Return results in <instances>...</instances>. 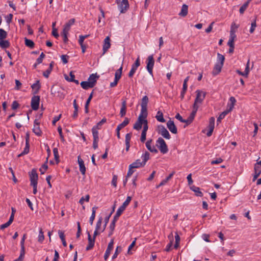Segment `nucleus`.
Listing matches in <instances>:
<instances>
[{
	"label": "nucleus",
	"mask_w": 261,
	"mask_h": 261,
	"mask_svg": "<svg viewBox=\"0 0 261 261\" xmlns=\"http://www.w3.org/2000/svg\"><path fill=\"white\" fill-rule=\"evenodd\" d=\"M196 97L195 99L194 103L193 105V110L191 113L190 116L187 119H184L180 116V122L186 123V125L184 126V127H185L186 125L190 124L192 122L199 108L198 105L202 103L206 95V92L199 90H197L196 91Z\"/></svg>",
	"instance_id": "f257e3e1"
},
{
	"label": "nucleus",
	"mask_w": 261,
	"mask_h": 261,
	"mask_svg": "<svg viewBox=\"0 0 261 261\" xmlns=\"http://www.w3.org/2000/svg\"><path fill=\"white\" fill-rule=\"evenodd\" d=\"M116 3L121 13H125L129 8L128 0H116Z\"/></svg>",
	"instance_id": "f03ea898"
},
{
	"label": "nucleus",
	"mask_w": 261,
	"mask_h": 261,
	"mask_svg": "<svg viewBox=\"0 0 261 261\" xmlns=\"http://www.w3.org/2000/svg\"><path fill=\"white\" fill-rule=\"evenodd\" d=\"M156 145L161 153L165 154L168 152V149L167 145L162 138L160 137L158 138L156 142Z\"/></svg>",
	"instance_id": "7ed1b4c3"
},
{
	"label": "nucleus",
	"mask_w": 261,
	"mask_h": 261,
	"mask_svg": "<svg viewBox=\"0 0 261 261\" xmlns=\"http://www.w3.org/2000/svg\"><path fill=\"white\" fill-rule=\"evenodd\" d=\"M146 68L150 74H153V68L154 64V60L153 55L149 56L147 59Z\"/></svg>",
	"instance_id": "20e7f679"
},
{
	"label": "nucleus",
	"mask_w": 261,
	"mask_h": 261,
	"mask_svg": "<svg viewBox=\"0 0 261 261\" xmlns=\"http://www.w3.org/2000/svg\"><path fill=\"white\" fill-rule=\"evenodd\" d=\"M40 100V96L38 95H34L32 97L31 106L33 110L36 111L39 109Z\"/></svg>",
	"instance_id": "39448f33"
},
{
	"label": "nucleus",
	"mask_w": 261,
	"mask_h": 261,
	"mask_svg": "<svg viewBox=\"0 0 261 261\" xmlns=\"http://www.w3.org/2000/svg\"><path fill=\"white\" fill-rule=\"evenodd\" d=\"M31 185L38 184V175L36 169H33L29 173Z\"/></svg>",
	"instance_id": "423d86ee"
},
{
	"label": "nucleus",
	"mask_w": 261,
	"mask_h": 261,
	"mask_svg": "<svg viewBox=\"0 0 261 261\" xmlns=\"http://www.w3.org/2000/svg\"><path fill=\"white\" fill-rule=\"evenodd\" d=\"M158 132L159 134H160L166 139L170 138V135L168 131L163 125H160L158 126Z\"/></svg>",
	"instance_id": "0eeeda50"
},
{
	"label": "nucleus",
	"mask_w": 261,
	"mask_h": 261,
	"mask_svg": "<svg viewBox=\"0 0 261 261\" xmlns=\"http://www.w3.org/2000/svg\"><path fill=\"white\" fill-rule=\"evenodd\" d=\"M215 121V118L213 117H211L209 119V124L208 125V128L209 130L206 133V135L208 137H210L212 135L214 129Z\"/></svg>",
	"instance_id": "6e6552de"
},
{
	"label": "nucleus",
	"mask_w": 261,
	"mask_h": 261,
	"mask_svg": "<svg viewBox=\"0 0 261 261\" xmlns=\"http://www.w3.org/2000/svg\"><path fill=\"white\" fill-rule=\"evenodd\" d=\"M110 38L109 36H107L104 40V42L102 46V54L104 55L108 50L111 47V43H110Z\"/></svg>",
	"instance_id": "1a4fd4ad"
},
{
	"label": "nucleus",
	"mask_w": 261,
	"mask_h": 261,
	"mask_svg": "<svg viewBox=\"0 0 261 261\" xmlns=\"http://www.w3.org/2000/svg\"><path fill=\"white\" fill-rule=\"evenodd\" d=\"M33 132L38 136H41L42 135V133L39 127V122L37 119H35L34 121Z\"/></svg>",
	"instance_id": "9d476101"
},
{
	"label": "nucleus",
	"mask_w": 261,
	"mask_h": 261,
	"mask_svg": "<svg viewBox=\"0 0 261 261\" xmlns=\"http://www.w3.org/2000/svg\"><path fill=\"white\" fill-rule=\"evenodd\" d=\"M167 126L169 130L173 134H176L177 133V129L176 126L174 124L173 121L170 119L167 122Z\"/></svg>",
	"instance_id": "9b49d317"
},
{
	"label": "nucleus",
	"mask_w": 261,
	"mask_h": 261,
	"mask_svg": "<svg viewBox=\"0 0 261 261\" xmlns=\"http://www.w3.org/2000/svg\"><path fill=\"white\" fill-rule=\"evenodd\" d=\"M123 211H121V210L118 209L116 213L115 214V216H114L113 219L111 223V227L112 229L113 228L114 226H115L116 222L117 221V220L119 219V217L120 216V215L122 214Z\"/></svg>",
	"instance_id": "f8f14e48"
},
{
	"label": "nucleus",
	"mask_w": 261,
	"mask_h": 261,
	"mask_svg": "<svg viewBox=\"0 0 261 261\" xmlns=\"http://www.w3.org/2000/svg\"><path fill=\"white\" fill-rule=\"evenodd\" d=\"M144 120H145V119H142V116H139L137 121L134 125V129L140 130L142 128Z\"/></svg>",
	"instance_id": "ddd939ff"
},
{
	"label": "nucleus",
	"mask_w": 261,
	"mask_h": 261,
	"mask_svg": "<svg viewBox=\"0 0 261 261\" xmlns=\"http://www.w3.org/2000/svg\"><path fill=\"white\" fill-rule=\"evenodd\" d=\"M113 244H114V241L113 240H112L109 243L107 249L105 252V255H104V259L105 260H107L108 257H109V255L111 253V251L113 248Z\"/></svg>",
	"instance_id": "4468645a"
},
{
	"label": "nucleus",
	"mask_w": 261,
	"mask_h": 261,
	"mask_svg": "<svg viewBox=\"0 0 261 261\" xmlns=\"http://www.w3.org/2000/svg\"><path fill=\"white\" fill-rule=\"evenodd\" d=\"M223 64L216 63L212 71L214 76L218 75L221 71Z\"/></svg>",
	"instance_id": "2eb2a0df"
},
{
	"label": "nucleus",
	"mask_w": 261,
	"mask_h": 261,
	"mask_svg": "<svg viewBox=\"0 0 261 261\" xmlns=\"http://www.w3.org/2000/svg\"><path fill=\"white\" fill-rule=\"evenodd\" d=\"M229 102H230L227 104V108L225 110L228 113L233 109L236 102V100L234 97L232 96L229 98Z\"/></svg>",
	"instance_id": "dca6fc26"
},
{
	"label": "nucleus",
	"mask_w": 261,
	"mask_h": 261,
	"mask_svg": "<svg viewBox=\"0 0 261 261\" xmlns=\"http://www.w3.org/2000/svg\"><path fill=\"white\" fill-rule=\"evenodd\" d=\"M88 245L86 248V250L87 251L92 249L95 243V239L92 238L89 232H88Z\"/></svg>",
	"instance_id": "f3484780"
},
{
	"label": "nucleus",
	"mask_w": 261,
	"mask_h": 261,
	"mask_svg": "<svg viewBox=\"0 0 261 261\" xmlns=\"http://www.w3.org/2000/svg\"><path fill=\"white\" fill-rule=\"evenodd\" d=\"M77 161L79 164L80 172L83 175H85L86 172V167L83 160L81 158L80 155L77 158Z\"/></svg>",
	"instance_id": "a211bd4d"
},
{
	"label": "nucleus",
	"mask_w": 261,
	"mask_h": 261,
	"mask_svg": "<svg viewBox=\"0 0 261 261\" xmlns=\"http://www.w3.org/2000/svg\"><path fill=\"white\" fill-rule=\"evenodd\" d=\"M152 142V139L147 140V141L146 142V147L150 152L156 153L158 152V151L154 146H151Z\"/></svg>",
	"instance_id": "6ab92c4d"
},
{
	"label": "nucleus",
	"mask_w": 261,
	"mask_h": 261,
	"mask_svg": "<svg viewBox=\"0 0 261 261\" xmlns=\"http://www.w3.org/2000/svg\"><path fill=\"white\" fill-rule=\"evenodd\" d=\"M168 238L169 240V243L167 245L165 250L167 252H169L171 250V247L172 246L173 242H174V238L173 234L172 233H171L168 235Z\"/></svg>",
	"instance_id": "aec40b11"
},
{
	"label": "nucleus",
	"mask_w": 261,
	"mask_h": 261,
	"mask_svg": "<svg viewBox=\"0 0 261 261\" xmlns=\"http://www.w3.org/2000/svg\"><path fill=\"white\" fill-rule=\"evenodd\" d=\"M236 31H233L232 29L230 30V38L229 41L227 43L228 45L230 46H234V41L235 38H236V35L235 34Z\"/></svg>",
	"instance_id": "412c9836"
},
{
	"label": "nucleus",
	"mask_w": 261,
	"mask_h": 261,
	"mask_svg": "<svg viewBox=\"0 0 261 261\" xmlns=\"http://www.w3.org/2000/svg\"><path fill=\"white\" fill-rule=\"evenodd\" d=\"M31 88H32L33 90L34 91L33 93L34 94H38L40 88H41V84L40 83L39 80H37L36 81V83L33 84L31 86Z\"/></svg>",
	"instance_id": "4be33fe9"
},
{
	"label": "nucleus",
	"mask_w": 261,
	"mask_h": 261,
	"mask_svg": "<svg viewBox=\"0 0 261 261\" xmlns=\"http://www.w3.org/2000/svg\"><path fill=\"white\" fill-rule=\"evenodd\" d=\"M254 173L252 179L253 181H254L261 174V167L254 165Z\"/></svg>",
	"instance_id": "5701e85b"
},
{
	"label": "nucleus",
	"mask_w": 261,
	"mask_h": 261,
	"mask_svg": "<svg viewBox=\"0 0 261 261\" xmlns=\"http://www.w3.org/2000/svg\"><path fill=\"white\" fill-rule=\"evenodd\" d=\"M99 77V75H97V73H93L91 74L88 79V81L90 83H92V86L94 87L96 84L97 80Z\"/></svg>",
	"instance_id": "b1692460"
},
{
	"label": "nucleus",
	"mask_w": 261,
	"mask_h": 261,
	"mask_svg": "<svg viewBox=\"0 0 261 261\" xmlns=\"http://www.w3.org/2000/svg\"><path fill=\"white\" fill-rule=\"evenodd\" d=\"M130 166V168H137L140 167L144 166V164L142 162H141V160L140 159H138L135 162L131 164Z\"/></svg>",
	"instance_id": "393cba45"
},
{
	"label": "nucleus",
	"mask_w": 261,
	"mask_h": 261,
	"mask_svg": "<svg viewBox=\"0 0 261 261\" xmlns=\"http://www.w3.org/2000/svg\"><path fill=\"white\" fill-rule=\"evenodd\" d=\"M190 189L195 192L196 196L199 197H202L203 196V194L200 191L199 187L193 185L190 186Z\"/></svg>",
	"instance_id": "a878e982"
},
{
	"label": "nucleus",
	"mask_w": 261,
	"mask_h": 261,
	"mask_svg": "<svg viewBox=\"0 0 261 261\" xmlns=\"http://www.w3.org/2000/svg\"><path fill=\"white\" fill-rule=\"evenodd\" d=\"M126 113V102L124 100L122 102L121 108L120 111V115L121 117H123Z\"/></svg>",
	"instance_id": "bb28decb"
},
{
	"label": "nucleus",
	"mask_w": 261,
	"mask_h": 261,
	"mask_svg": "<svg viewBox=\"0 0 261 261\" xmlns=\"http://www.w3.org/2000/svg\"><path fill=\"white\" fill-rule=\"evenodd\" d=\"M131 199L132 197L130 196H127L125 201L123 203L122 205L119 207V209L124 211L126 207L129 204Z\"/></svg>",
	"instance_id": "cd10ccee"
},
{
	"label": "nucleus",
	"mask_w": 261,
	"mask_h": 261,
	"mask_svg": "<svg viewBox=\"0 0 261 261\" xmlns=\"http://www.w3.org/2000/svg\"><path fill=\"white\" fill-rule=\"evenodd\" d=\"M129 122V120L127 118H125L124 121L120 124H119L116 128V130H120L122 128L126 126Z\"/></svg>",
	"instance_id": "c85d7f7f"
},
{
	"label": "nucleus",
	"mask_w": 261,
	"mask_h": 261,
	"mask_svg": "<svg viewBox=\"0 0 261 261\" xmlns=\"http://www.w3.org/2000/svg\"><path fill=\"white\" fill-rule=\"evenodd\" d=\"M188 12V6L186 4H184L182 6L181 9L180 10V16L185 17L187 15Z\"/></svg>",
	"instance_id": "c756f323"
},
{
	"label": "nucleus",
	"mask_w": 261,
	"mask_h": 261,
	"mask_svg": "<svg viewBox=\"0 0 261 261\" xmlns=\"http://www.w3.org/2000/svg\"><path fill=\"white\" fill-rule=\"evenodd\" d=\"M73 105L74 111L72 114V117H73V118L75 119L77 118V117L78 116V109H79V106L76 103V101L75 99L74 100Z\"/></svg>",
	"instance_id": "7c9ffc66"
},
{
	"label": "nucleus",
	"mask_w": 261,
	"mask_h": 261,
	"mask_svg": "<svg viewBox=\"0 0 261 261\" xmlns=\"http://www.w3.org/2000/svg\"><path fill=\"white\" fill-rule=\"evenodd\" d=\"M92 83L89 81H83L81 83V86L84 89H88L89 88H93Z\"/></svg>",
	"instance_id": "2f4dec72"
},
{
	"label": "nucleus",
	"mask_w": 261,
	"mask_h": 261,
	"mask_svg": "<svg viewBox=\"0 0 261 261\" xmlns=\"http://www.w3.org/2000/svg\"><path fill=\"white\" fill-rule=\"evenodd\" d=\"M122 65L120 67L119 69H118L115 73V80H116L117 82L119 81L120 79L121 78V74H122Z\"/></svg>",
	"instance_id": "473e14b6"
},
{
	"label": "nucleus",
	"mask_w": 261,
	"mask_h": 261,
	"mask_svg": "<svg viewBox=\"0 0 261 261\" xmlns=\"http://www.w3.org/2000/svg\"><path fill=\"white\" fill-rule=\"evenodd\" d=\"M93 93V92L92 91V93L90 94L88 98L87 99V100L86 102L85 106V111L86 113H88L89 112L88 107H89V105L90 102V101H91V99L92 98Z\"/></svg>",
	"instance_id": "72a5a7b5"
},
{
	"label": "nucleus",
	"mask_w": 261,
	"mask_h": 261,
	"mask_svg": "<svg viewBox=\"0 0 261 261\" xmlns=\"http://www.w3.org/2000/svg\"><path fill=\"white\" fill-rule=\"evenodd\" d=\"M10 45V43L8 40H5L4 39L0 40V46L2 48H8Z\"/></svg>",
	"instance_id": "f704fd0d"
},
{
	"label": "nucleus",
	"mask_w": 261,
	"mask_h": 261,
	"mask_svg": "<svg viewBox=\"0 0 261 261\" xmlns=\"http://www.w3.org/2000/svg\"><path fill=\"white\" fill-rule=\"evenodd\" d=\"M155 118L157 119V120L159 122H165V120L163 117V114L161 111H159L157 112Z\"/></svg>",
	"instance_id": "c9c22d12"
},
{
	"label": "nucleus",
	"mask_w": 261,
	"mask_h": 261,
	"mask_svg": "<svg viewBox=\"0 0 261 261\" xmlns=\"http://www.w3.org/2000/svg\"><path fill=\"white\" fill-rule=\"evenodd\" d=\"M149 156L150 154L147 151H145V153L142 155L141 158L143 160L142 162L144 165L146 164V162L149 159Z\"/></svg>",
	"instance_id": "e433bc0d"
},
{
	"label": "nucleus",
	"mask_w": 261,
	"mask_h": 261,
	"mask_svg": "<svg viewBox=\"0 0 261 261\" xmlns=\"http://www.w3.org/2000/svg\"><path fill=\"white\" fill-rule=\"evenodd\" d=\"M149 99L148 97L147 96H144L143 97L141 101V108H147V104L148 103Z\"/></svg>",
	"instance_id": "4c0bfd02"
},
{
	"label": "nucleus",
	"mask_w": 261,
	"mask_h": 261,
	"mask_svg": "<svg viewBox=\"0 0 261 261\" xmlns=\"http://www.w3.org/2000/svg\"><path fill=\"white\" fill-rule=\"evenodd\" d=\"M58 233H59V236L60 237V238L61 239V240L62 241L63 245L64 247H66L67 246V243H66V241H65V235H64V232H63L61 230H59Z\"/></svg>",
	"instance_id": "58836bf2"
},
{
	"label": "nucleus",
	"mask_w": 261,
	"mask_h": 261,
	"mask_svg": "<svg viewBox=\"0 0 261 261\" xmlns=\"http://www.w3.org/2000/svg\"><path fill=\"white\" fill-rule=\"evenodd\" d=\"M25 45L31 48H33L35 46L34 42L27 38H24Z\"/></svg>",
	"instance_id": "ea45409f"
},
{
	"label": "nucleus",
	"mask_w": 261,
	"mask_h": 261,
	"mask_svg": "<svg viewBox=\"0 0 261 261\" xmlns=\"http://www.w3.org/2000/svg\"><path fill=\"white\" fill-rule=\"evenodd\" d=\"M29 149H30V145L29 143H28L27 142L25 143V146L24 148L23 151L19 154L18 156L20 157L21 156H23L25 154H28L29 152Z\"/></svg>",
	"instance_id": "a19ab883"
},
{
	"label": "nucleus",
	"mask_w": 261,
	"mask_h": 261,
	"mask_svg": "<svg viewBox=\"0 0 261 261\" xmlns=\"http://www.w3.org/2000/svg\"><path fill=\"white\" fill-rule=\"evenodd\" d=\"M48 158L46 159V162L43 164L42 167L40 168L39 170L40 171L41 174H44L47 169H48V166L47 165V163Z\"/></svg>",
	"instance_id": "79ce46f5"
},
{
	"label": "nucleus",
	"mask_w": 261,
	"mask_h": 261,
	"mask_svg": "<svg viewBox=\"0 0 261 261\" xmlns=\"http://www.w3.org/2000/svg\"><path fill=\"white\" fill-rule=\"evenodd\" d=\"M139 116H142V119H146L147 116V108H141V114Z\"/></svg>",
	"instance_id": "37998d69"
},
{
	"label": "nucleus",
	"mask_w": 261,
	"mask_h": 261,
	"mask_svg": "<svg viewBox=\"0 0 261 261\" xmlns=\"http://www.w3.org/2000/svg\"><path fill=\"white\" fill-rule=\"evenodd\" d=\"M98 129L94 127L92 128L93 140H99Z\"/></svg>",
	"instance_id": "c03bdc74"
},
{
	"label": "nucleus",
	"mask_w": 261,
	"mask_h": 261,
	"mask_svg": "<svg viewBox=\"0 0 261 261\" xmlns=\"http://www.w3.org/2000/svg\"><path fill=\"white\" fill-rule=\"evenodd\" d=\"M225 60V57L223 55L220 54V53L217 54V61L218 63H220L224 65V62Z\"/></svg>",
	"instance_id": "a18cd8bd"
},
{
	"label": "nucleus",
	"mask_w": 261,
	"mask_h": 261,
	"mask_svg": "<svg viewBox=\"0 0 261 261\" xmlns=\"http://www.w3.org/2000/svg\"><path fill=\"white\" fill-rule=\"evenodd\" d=\"M44 239V236L43 234V231L42 228L39 229V233L38 238V241L40 243H42Z\"/></svg>",
	"instance_id": "49530a36"
},
{
	"label": "nucleus",
	"mask_w": 261,
	"mask_h": 261,
	"mask_svg": "<svg viewBox=\"0 0 261 261\" xmlns=\"http://www.w3.org/2000/svg\"><path fill=\"white\" fill-rule=\"evenodd\" d=\"M53 153L55 156V159L57 163H58L59 162V155L58 153V149L57 148H54L53 149Z\"/></svg>",
	"instance_id": "de8ad7c7"
},
{
	"label": "nucleus",
	"mask_w": 261,
	"mask_h": 261,
	"mask_svg": "<svg viewBox=\"0 0 261 261\" xmlns=\"http://www.w3.org/2000/svg\"><path fill=\"white\" fill-rule=\"evenodd\" d=\"M106 121L107 119L106 118H103L101 121L98 122L96 125L94 126L93 127L97 129H100L101 128V125L103 123H105L106 122Z\"/></svg>",
	"instance_id": "09e8293b"
},
{
	"label": "nucleus",
	"mask_w": 261,
	"mask_h": 261,
	"mask_svg": "<svg viewBox=\"0 0 261 261\" xmlns=\"http://www.w3.org/2000/svg\"><path fill=\"white\" fill-rule=\"evenodd\" d=\"M175 242L174 246V248L176 249L178 248L179 246V236L178 234V232L176 231L175 232Z\"/></svg>",
	"instance_id": "8fccbe9b"
},
{
	"label": "nucleus",
	"mask_w": 261,
	"mask_h": 261,
	"mask_svg": "<svg viewBox=\"0 0 261 261\" xmlns=\"http://www.w3.org/2000/svg\"><path fill=\"white\" fill-rule=\"evenodd\" d=\"M90 199V196L89 195H86L85 197H82L80 199L79 201V203L83 205L84 204V201L89 202Z\"/></svg>",
	"instance_id": "3c124183"
},
{
	"label": "nucleus",
	"mask_w": 261,
	"mask_h": 261,
	"mask_svg": "<svg viewBox=\"0 0 261 261\" xmlns=\"http://www.w3.org/2000/svg\"><path fill=\"white\" fill-rule=\"evenodd\" d=\"M7 36V32L3 29H0V40L5 39Z\"/></svg>",
	"instance_id": "603ef678"
},
{
	"label": "nucleus",
	"mask_w": 261,
	"mask_h": 261,
	"mask_svg": "<svg viewBox=\"0 0 261 261\" xmlns=\"http://www.w3.org/2000/svg\"><path fill=\"white\" fill-rule=\"evenodd\" d=\"M69 75L70 77H69L67 75H65V79L69 82H72L73 80H74L75 75L72 71L70 72Z\"/></svg>",
	"instance_id": "864d4df0"
},
{
	"label": "nucleus",
	"mask_w": 261,
	"mask_h": 261,
	"mask_svg": "<svg viewBox=\"0 0 261 261\" xmlns=\"http://www.w3.org/2000/svg\"><path fill=\"white\" fill-rule=\"evenodd\" d=\"M188 80H189V76H187L185 79V80H184V84H183V88H182V94H183L185 92L186 90H187V82H188ZM183 97H184V95H182V98Z\"/></svg>",
	"instance_id": "5fc2aeb1"
},
{
	"label": "nucleus",
	"mask_w": 261,
	"mask_h": 261,
	"mask_svg": "<svg viewBox=\"0 0 261 261\" xmlns=\"http://www.w3.org/2000/svg\"><path fill=\"white\" fill-rule=\"evenodd\" d=\"M227 114H228V113L226 111H223L221 114H220L217 118V122H220L221 120L223 119Z\"/></svg>",
	"instance_id": "6e6d98bb"
},
{
	"label": "nucleus",
	"mask_w": 261,
	"mask_h": 261,
	"mask_svg": "<svg viewBox=\"0 0 261 261\" xmlns=\"http://www.w3.org/2000/svg\"><path fill=\"white\" fill-rule=\"evenodd\" d=\"M256 27V20L254 19L253 21L251 22V28L250 29V33H252L254 32Z\"/></svg>",
	"instance_id": "4d7b16f0"
},
{
	"label": "nucleus",
	"mask_w": 261,
	"mask_h": 261,
	"mask_svg": "<svg viewBox=\"0 0 261 261\" xmlns=\"http://www.w3.org/2000/svg\"><path fill=\"white\" fill-rule=\"evenodd\" d=\"M249 64H250V59H248L247 63L246 64V68H245V71H244L245 74L247 75V76L248 75V74H249V71H250Z\"/></svg>",
	"instance_id": "13d9d810"
},
{
	"label": "nucleus",
	"mask_w": 261,
	"mask_h": 261,
	"mask_svg": "<svg viewBox=\"0 0 261 261\" xmlns=\"http://www.w3.org/2000/svg\"><path fill=\"white\" fill-rule=\"evenodd\" d=\"M137 69V68L136 67L132 66V68L128 73V76L129 77H133Z\"/></svg>",
	"instance_id": "bf43d9fd"
},
{
	"label": "nucleus",
	"mask_w": 261,
	"mask_h": 261,
	"mask_svg": "<svg viewBox=\"0 0 261 261\" xmlns=\"http://www.w3.org/2000/svg\"><path fill=\"white\" fill-rule=\"evenodd\" d=\"M143 124L144 125H143V129L142 130V132L147 133V131L148 128V122H147V119H145V120H144V123Z\"/></svg>",
	"instance_id": "052dcab7"
},
{
	"label": "nucleus",
	"mask_w": 261,
	"mask_h": 261,
	"mask_svg": "<svg viewBox=\"0 0 261 261\" xmlns=\"http://www.w3.org/2000/svg\"><path fill=\"white\" fill-rule=\"evenodd\" d=\"M247 4H244L240 8L239 12L240 14H243L247 8Z\"/></svg>",
	"instance_id": "680f3d73"
},
{
	"label": "nucleus",
	"mask_w": 261,
	"mask_h": 261,
	"mask_svg": "<svg viewBox=\"0 0 261 261\" xmlns=\"http://www.w3.org/2000/svg\"><path fill=\"white\" fill-rule=\"evenodd\" d=\"M45 55L43 53H42L40 55L39 57L36 60L37 63H41L42 62L43 59L45 58Z\"/></svg>",
	"instance_id": "e2e57ef3"
},
{
	"label": "nucleus",
	"mask_w": 261,
	"mask_h": 261,
	"mask_svg": "<svg viewBox=\"0 0 261 261\" xmlns=\"http://www.w3.org/2000/svg\"><path fill=\"white\" fill-rule=\"evenodd\" d=\"M102 218L101 217H100L99 218L98 220L96 223V229H98V230L99 229V228L101 226V223H102Z\"/></svg>",
	"instance_id": "0e129e2a"
},
{
	"label": "nucleus",
	"mask_w": 261,
	"mask_h": 261,
	"mask_svg": "<svg viewBox=\"0 0 261 261\" xmlns=\"http://www.w3.org/2000/svg\"><path fill=\"white\" fill-rule=\"evenodd\" d=\"M70 28L66 25H64V28L63 29V31L61 34H68V32L69 31Z\"/></svg>",
	"instance_id": "69168bd1"
},
{
	"label": "nucleus",
	"mask_w": 261,
	"mask_h": 261,
	"mask_svg": "<svg viewBox=\"0 0 261 261\" xmlns=\"http://www.w3.org/2000/svg\"><path fill=\"white\" fill-rule=\"evenodd\" d=\"M19 107V104L17 101H14L12 104V109L16 110Z\"/></svg>",
	"instance_id": "338daca9"
},
{
	"label": "nucleus",
	"mask_w": 261,
	"mask_h": 261,
	"mask_svg": "<svg viewBox=\"0 0 261 261\" xmlns=\"http://www.w3.org/2000/svg\"><path fill=\"white\" fill-rule=\"evenodd\" d=\"M51 71H52V70L48 68L46 70H45L44 72H43V76L44 77H45L46 78H48L49 76V75L50 74Z\"/></svg>",
	"instance_id": "774afa93"
}]
</instances>
